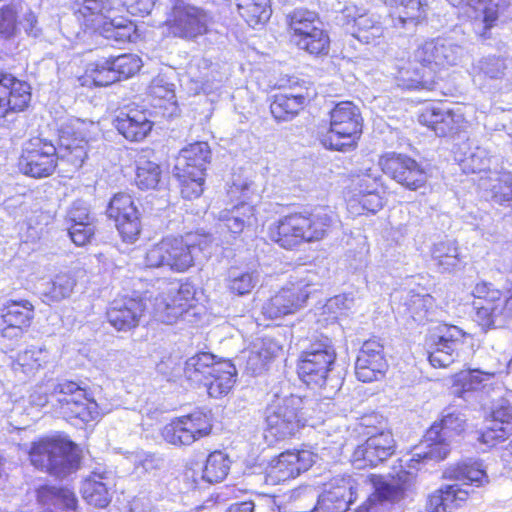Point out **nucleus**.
I'll return each mask as SVG.
<instances>
[{
    "label": "nucleus",
    "mask_w": 512,
    "mask_h": 512,
    "mask_svg": "<svg viewBox=\"0 0 512 512\" xmlns=\"http://www.w3.org/2000/svg\"><path fill=\"white\" fill-rule=\"evenodd\" d=\"M179 181L181 195L185 199L198 198L203 192L204 176L193 177H176Z\"/></svg>",
    "instance_id": "59"
},
{
    "label": "nucleus",
    "mask_w": 512,
    "mask_h": 512,
    "mask_svg": "<svg viewBox=\"0 0 512 512\" xmlns=\"http://www.w3.org/2000/svg\"><path fill=\"white\" fill-rule=\"evenodd\" d=\"M384 194L381 169L366 168L351 179L347 207L352 214H362L365 211L374 214L382 209Z\"/></svg>",
    "instance_id": "11"
},
{
    "label": "nucleus",
    "mask_w": 512,
    "mask_h": 512,
    "mask_svg": "<svg viewBox=\"0 0 512 512\" xmlns=\"http://www.w3.org/2000/svg\"><path fill=\"white\" fill-rule=\"evenodd\" d=\"M464 53V48L451 39L437 38L419 46L414 56L423 67L436 70L458 65Z\"/></svg>",
    "instance_id": "20"
},
{
    "label": "nucleus",
    "mask_w": 512,
    "mask_h": 512,
    "mask_svg": "<svg viewBox=\"0 0 512 512\" xmlns=\"http://www.w3.org/2000/svg\"><path fill=\"white\" fill-rule=\"evenodd\" d=\"M369 479L373 492L361 506L366 512H377V506L385 502L398 501L403 497L404 487L393 478L371 475Z\"/></svg>",
    "instance_id": "36"
},
{
    "label": "nucleus",
    "mask_w": 512,
    "mask_h": 512,
    "mask_svg": "<svg viewBox=\"0 0 512 512\" xmlns=\"http://www.w3.org/2000/svg\"><path fill=\"white\" fill-rule=\"evenodd\" d=\"M48 360V352L42 346L30 345L20 355L19 361L22 366L31 369H38Z\"/></svg>",
    "instance_id": "58"
},
{
    "label": "nucleus",
    "mask_w": 512,
    "mask_h": 512,
    "mask_svg": "<svg viewBox=\"0 0 512 512\" xmlns=\"http://www.w3.org/2000/svg\"><path fill=\"white\" fill-rule=\"evenodd\" d=\"M431 257L442 272H451L461 263L458 246L454 240L437 242L431 249Z\"/></svg>",
    "instance_id": "45"
},
{
    "label": "nucleus",
    "mask_w": 512,
    "mask_h": 512,
    "mask_svg": "<svg viewBox=\"0 0 512 512\" xmlns=\"http://www.w3.org/2000/svg\"><path fill=\"white\" fill-rule=\"evenodd\" d=\"M292 42L311 55H326L329 52L330 38L323 28L316 29L313 33L301 38H292Z\"/></svg>",
    "instance_id": "53"
},
{
    "label": "nucleus",
    "mask_w": 512,
    "mask_h": 512,
    "mask_svg": "<svg viewBox=\"0 0 512 512\" xmlns=\"http://www.w3.org/2000/svg\"><path fill=\"white\" fill-rule=\"evenodd\" d=\"M107 215L115 221L124 242L134 243L138 239L141 232L140 213L130 195L115 194L108 204Z\"/></svg>",
    "instance_id": "22"
},
{
    "label": "nucleus",
    "mask_w": 512,
    "mask_h": 512,
    "mask_svg": "<svg viewBox=\"0 0 512 512\" xmlns=\"http://www.w3.org/2000/svg\"><path fill=\"white\" fill-rule=\"evenodd\" d=\"M472 295L475 321L482 328L502 327L512 317V295L503 297L500 290L486 282L477 283Z\"/></svg>",
    "instance_id": "14"
},
{
    "label": "nucleus",
    "mask_w": 512,
    "mask_h": 512,
    "mask_svg": "<svg viewBox=\"0 0 512 512\" xmlns=\"http://www.w3.org/2000/svg\"><path fill=\"white\" fill-rule=\"evenodd\" d=\"M494 377V373L483 372L478 369L463 370L453 377V393L465 398V395L484 387Z\"/></svg>",
    "instance_id": "42"
},
{
    "label": "nucleus",
    "mask_w": 512,
    "mask_h": 512,
    "mask_svg": "<svg viewBox=\"0 0 512 512\" xmlns=\"http://www.w3.org/2000/svg\"><path fill=\"white\" fill-rule=\"evenodd\" d=\"M353 305V297L348 294H340L327 300L323 309L331 315V319H336L337 315L343 314L345 311L350 310Z\"/></svg>",
    "instance_id": "60"
},
{
    "label": "nucleus",
    "mask_w": 512,
    "mask_h": 512,
    "mask_svg": "<svg viewBox=\"0 0 512 512\" xmlns=\"http://www.w3.org/2000/svg\"><path fill=\"white\" fill-rule=\"evenodd\" d=\"M55 381L49 380L37 385L29 396V402L36 407L51 405V395L54 393Z\"/></svg>",
    "instance_id": "61"
},
{
    "label": "nucleus",
    "mask_w": 512,
    "mask_h": 512,
    "mask_svg": "<svg viewBox=\"0 0 512 512\" xmlns=\"http://www.w3.org/2000/svg\"><path fill=\"white\" fill-rule=\"evenodd\" d=\"M184 375L191 383L205 386L209 396L220 398L234 386L237 370L229 360L216 361L212 353L200 352L186 360Z\"/></svg>",
    "instance_id": "7"
},
{
    "label": "nucleus",
    "mask_w": 512,
    "mask_h": 512,
    "mask_svg": "<svg viewBox=\"0 0 512 512\" xmlns=\"http://www.w3.org/2000/svg\"><path fill=\"white\" fill-rule=\"evenodd\" d=\"M237 6L240 15L252 28L266 23L271 17L269 0H239Z\"/></svg>",
    "instance_id": "48"
},
{
    "label": "nucleus",
    "mask_w": 512,
    "mask_h": 512,
    "mask_svg": "<svg viewBox=\"0 0 512 512\" xmlns=\"http://www.w3.org/2000/svg\"><path fill=\"white\" fill-rule=\"evenodd\" d=\"M464 429V420L457 414L443 415L439 423H434L426 432L425 440L413 452L411 462L421 463L429 460L441 461L450 451L448 439L459 435Z\"/></svg>",
    "instance_id": "13"
},
{
    "label": "nucleus",
    "mask_w": 512,
    "mask_h": 512,
    "mask_svg": "<svg viewBox=\"0 0 512 512\" xmlns=\"http://www.w3.org/2000/svg\"><path fill=\"white\" fill-rule=\"evenodd\" d=\"M381 171L406 189L416 191L427 182V173L420 164L403 154L389 153L379 160Z\"/></svg>",
    "instance_id": "21"
},
{
    "label": "nucleus",
    "mask_w": 512,
    "mask_h": 512,
    "mask_svg": "<svg viewBox=\"0 0 512 512\" xmlns=\"http://www.w3.org/2000/svg\"><path fill=\"white\" fill-rule=\"evenodd\" d=\"M320 286V278L316 272L304 271L295 278L291 286L282 288L263 304L262 314L266 318L277 319L295 313Z\"/></svg>",
    "instance_id": "10"
},
{
    "label": "nucleus",
    "mask_w": 512,
    "mask_h": 512,
    "mask_svg": "<svg viewBox=\"0 0 512 512\" xmlns=\"http://www.w3.org/2000/svg\"><path fill=\"white\" fill-rule=\"evenodd\" d=\"M211 430L212 423L209 415L202 411H195L171 420L162 429V437L171 445L189 446L208 436Z\"/></svg>",
    "instance_id": "16"
},
{
    "label": "nucleus",
    "mask_w": 512,
    "mask_h": 512,
    "mask_svg": "<svg viewBox=\"0 0 512 512\" xmlns=\"http://www.w3.org/2000/svg\"><path fill=\"white\" fill-rule=\"evenodd\" d=\"M419 122L440 137L453 135L464 126V117L459 109L452 110L438 103L427 106L419 115Z\"/></svg>",
    "instance_id": "25"
},
{
    "label": "nucleus",
    "mask_w": 512,
    "mask_h": 512,
    "mask_svg": "<svg viewBox=\"0 0 512 512\" xmlns=\"http://www.w3.org/2000/svg\"><path fill=\"white\" fill-rule=\"evenodd\" d=\"M491 425L482 434L483 442L495 445L497 442L509 440L507 449L512 453V404L509 399L502 398L492 409Z\"/></svg>",
    "instance_id": "31"
},
{
    "label": "nucleus",
    "mask_w": 512,
    "mask_h": 512,
    "mask_svg": "<svg viewBox=\"0 0 512 512\" xmlns=\"http://www.w3.org/2000/svg\"><path fill=\"white\" fill-rule=\"evenodd\" d=\"M336 351L332 340L320 334L313 337L301 352L297 364L299 378L308 386L339 390L342 380L334 374Z\"/></svg>",
    "instance_id": "4"
},
{
    "label": "nucleus",
    "mask_w": 512,
    "mask_h": 512,
    "mask_svg": "<svg viewBox=\"0 0 512 512\" xmlns=\"http://www.w3.org/2000/svg\"><path fill=\"white\" fill-rule=\"evenodd\" d=\"M51 406L66 419H79L82 423L95 420L100 412L97 402L85 386L70 381L55 382Z\"/></svg>",
    "instance_id": "9"
},
{
    "label": "nucleus",
    "mask_w": 512,
    "mask_h": 512,
    "mask_svg": "<svg viewBox=\"0 0 512 512\" xmlns=\"http://www.w3.org/2000/svg\"><path fill=\"white\" fill-rule=\"evenodd\" d=\"M454 157L465 173H484L483 177H486L493 172L489 151L484 147H472L468 141L462 142L454 148Z\"/></svg>",
    "instance_id": "37"
},
{
    "label": "nucleus",
    "mask_w": 512,
    "mask_h": 512,
    "mask_svg": "<svg viewBox=\"0 0 512 512\" xmlns=\"http://www.w3.org/2000/svg\"><path fill=\"white\" fill-rule=\"evenodd\" d=\"M210 157V147L206 142L192 143L180 150L175 159L173 175L175 177L204 176Z\"/></svg>",
    "instance_id": "30"
},
{
    "label": "nucleus",
    "mask_w": 512,
    "mask_h": 512,
    "mask_svg": "<svg viewBox=\"0 0 512 512\" xmlns=\"http://www.w3.org/2000/svg\"><path fill=\"white\" fill-rule=\"evenodd\" d=\"M160 165L142 154L136 161L135 184L141 190L156 189L161 181Z\"/></svg>",
    "instance_id": "46"
},
{
    "label": "nucleus",
    "mask_w": 512,
    "mask_h": 512,
    "mask_svg": "<svg viewBox=\"0 0 512 512\" xmlns=\"http://www.w3.org/2000/svg\"><path fill=\"white\" fill-rule=\"evenodd\" d=\"M252 346L267 363L281 350L280 345L268 337L256 340Z\"/></svg>",
    "instance_id": "64"
},
{
    "label": "nucleus",
    "mask_w": 512,
    "mask_h": 512,
    "mask_svg": "<svg viewBox=\"0 0 512 512\" xmlns=\"http://www.w3.org/2000/svg\"><path fill=\"white\" fill-rule=\"evenodd\" d=\"M29 458L38 470L63 478L78 469L80 450L66 437H44L31 444Z\"/></svg>",
    "instance_id": "6"
},
{
    "label": "nucleus",
    "mask_w": 512,
    "mask_h": 512,
    "mask_svg": "<svg viewBox=\"0 0 512 512\" xmlns=\"http://www.w3.org/2000/svg\"><path fill=\"white\" fill-rule=\"evenodd\" d=\"M109 58L116 74V82L133 76L142 64L141 59L133 54H122Z\"/></svg>",
    "instance_id": "57"
},
{
    "label": "nucleus",
    "mask_w": 512,
    "mask_h": 512,
    "mask_svg": "<svg viewBox=\"0 0 512 512\" xmlns=\"http://www.w3.org/2000/svg\"><path fill=\"white\" fill-rule=\"evenodd\" d=\"M288 24L292 31L291 39L301 38L322 28L317 14L307 9H295L288 15Z\"/></svg>",
    "instance_id": "49"
},
{
    "label": "nucleus",
    "mask_w": 512,
    "mask_h": 512,
    "mask_svg": "<svg viewBox=\"0 0 512 512\" xmlns=\"http://www.w3.org/2000/svg\"><path fill=\"white\" fill-rule=\"evenodd\" d=\"M512 0H477L475 5H469L466 11L473 20L475 32L482 38H489V30L498 20L499 11L511 5Z\"/></svg>",
    "instance_id": "33"
},
{
    "label": "nucleus",
    "mask_w": 512,
    "mask_h": 512,
    "mask_svg": "<svg viewBox=\"0 0 512 512\" xmlns=\"http://www.w3.org/2000/svg\"><path fill=\"white\" fill-rule=\"evenodd\" d=\"M395 11L392 14L395 27L414 28L426 17L427 2L423 0H384Z\"/></svg>",
    "instance_id": "39"
},
{
    "label": "nucleus",
    "mask_w": 512,
    "mask_h": 512,
    "mask_svg": "<svg viewBox=\"0 0 512 512\" xmlns=\"http://www.w3.org/2000/svg\"><path fill=\"white\" fill-rule=\"evenodd\" d=\"M230 469L228 456L221 451L212 452L203 469V479L209 483H218L226 478Z\"/></svg>",
    "instance_id": "52"
},
{
    "label": "nucleus",
    "mask_w": 512,
    "mask_h": 512,
    "mask_svg": "<svg viewBox=\"0 0 512 512\" xmlns=\"http://www.w3.org/2000/svg\"><path fill=\"white\" fill-rule=\"evenodd\" d=\"M111 484L109 477L105 473L93 472L82 484V496L88 504L104 508L111 500L109 492Z\"/></svg>",
    "instance_id": "40"
},
{
    "label": "nucleus",
    "mask_w": 512,
    "mask_h": 512,
    "mask_svg": "<svg viewBox=\"0 0 512 512\" xmlns=\"http://www.w3.org/2000/svg\"><path fill=\"white\" fill-rule=\"evenodd\" d=\"M30 101L31 88L28 83L0 72V118L23 111Z\"/></svg>",
    "instance_id": "26"
},
{
    "label": "nucleus",
    "mask_w": 512,
    "mask_h": 512,
    "mask_svg": "<svg viewBox=\"0 0 512 512\" xmlns=\"http://www.w3.org/2000/svg\"><path fill=\"white\" fill-rule=\"evenodd\" d=\"M362 132L360 111L350 101L335 105L330 112V130L324 145L333 150L348 151L356 146Z\"/></svg>",
    "instance_id": "12"
},
{
    "label": "nucleus",
    "mask_w": 512,
    "mask_h": 512,
    "mask_svg": "<svg viewBox=\"0 0 512 512\" xmlns=\"http://www.w3.org/2000/svg\"><path fill=\"white\" fill-rule=\"evenodd\" d=\"M338 219L327 207L310 213H293L281 217L268 228V237L281 248L293 250L304 243L323 240L337 225Z\"/></svg>",
    "instance_id": "2"
},
{
    "label": "nucleus",
    "mask_w": 512,
    "mask_h": 512,
    "mask_svg": "<svg viewBox=\"0 0 512 512\" xmlns=\"http://www.w3.org/2000/svg\"><path fill=\"white\" fill-rule=\"evenodd\" d=\"M445 476L459 483L446 485L429 495L426 512H453L466 501L470 493L468 487H481L489 481L482 463L471 460L448 468Z\"/></svg>",
    "instance_id": "5"
},
{
    "label": "nucleus",
    "mask_w": 512,
    "mask_h": 512,
    "mask_svg": "<svg viewBox=\"0 0 512 512\" xmlns=\"http://www.w3.org/2000/svg\"><path fill=\"white\" fill-rule=\"evenodd\" d=\"M76 285L70 273H59L53 280L43 284L41 294L45 302H59L70 297Z\"/></svg>",
    "instance_id": "47"
},
{
    "label": "nucleus",
    "mask_w": 512,
    "mask_h": 512,
    "mask_svg": "<svg viewBox=\"0 0 512 512\" xmlns=\"http://www.w3.org/2000/svg\"><path fill=\"white\" fill-rule=\"evenodd\" d=\"M214 238L209 234L188 233L181 237H165L151 245L145 254V265L151 268H168L183 273L194 266L200 253H212Z\"/></svg>",
    "instance_id": "3"
},
{
    "label": "nucleus",
    "mask_w": 512,
    "mask_h": 512,
    "mask_svg": "<svg viewBox=\"0 0 512 512\" xmlns=\"http://www.w3.org/2000/svg\"><path fill=\"white\" fill-rule=\"evenodd\" d=\"M69 141L67 136H63L57 148V160L62 167L61 170L67 174L74 173L83 166L88 152V148L83 144L71 147Z\"/></svg>",
    "instance_id": "43"
},
{
    "label": "nucleus",
    "mask_w": 512,
    "mask_h": 512,
    "mask_svg": "<svg viewBox=\"0 0 512 512\" xmlns=\"http://www.w3.org/2000/svg\"><path fill=\"white\" fill-rule=\"evenodd\" d=\"M219 229L226 232L222 243H230L246 229L257 225V217L253 205L240 202L229 209H224L218 215Z\"/></svg>",
    "instance_id": "27"
},
{
    "label": "nucleus",
    "mask_w": 512,
    "mask_h": 512,
    "mask_svg": "<svg viewBox=\"0 0 512 512\" xmlns=\"http://www.w3.org/2000/svg\"><path fill=\"white\" fill-rule=\"evenodd\" d=\"M392 301L398 314L412 319L417 324H424L431 319L435 300L429 294L415 293L412 290L400 291L392 295Z\"/></svg>",
    "instance_id": "29"
},
{
    "label": "nucleus",
    "mask_w": 512,
    "mask_h": 512,
    "mask_svg": "<svg viewBox=\"0 0 512 512\" xmlns=\"http://www.w3.org/2000/svg\"><path fill=\"white\" fill-rule=\"evenodd\" d=\"M395 452V440L388 430H382L368 437V439L354 450L351 462L357 469L377 466L384 462Z\"/></svg>",
    "instance_id": "23"
},
{
    "label": "nucleus",
    "mask_w": 512,
    "mask_h": 512,
    "mask_svg": "<svg viewBox=\"0 0 512 512\" xmlns=\"http://www.w3.org/2000/svg\"><path fill=\"white\" fill-rule=\"evenodd\" d=\"M302 399L295 395L274 396L265 409L264 438L269 444L293 437L305 420L300 411Z\"/></svg>",
    "instance_id": "8"
},
{
    "label": "nucleus",
    "mask_w": 512,
    "mask_h": 512,
    "mask_svg": "<svg viewBox=\"0 0 512 512\" xmlns=\"http://www.w3.org/2000/svg\"><path fill=\"white\" fill-rule=\"evenodd\" d=\"M95 232L93 223L71 224L68 228V234L72 242L77 246H84L90 242Z\"/></svg>",
    "instance_id": "62"
},
{
    "label": "nucleus",
    "mask_w": 512,
    "mask_h": 512,
    "mask_svg": "<svg viewBox=\"0 0 512 512\" xmlns=\"http://www.w3.org/2000/svg\"><path fill=\"white\" fill-rule=\"evenodd\" d=\"M161 292L153 297L146 291L144 297L122 295L109 305L108 322L118 331H128L138 326L145 311L166 324H172L194 306L195 287L191 283L159 281Z\"/></svg>",
    "instance_id": "1"
},
{
    "label": "nucleus",
    "mask_w": 512,
    "mask_h": 512,
    "mask_svg": "<svg viewBox=\"0 0 512 512\" xmlns=\"http://www.w3.org/2000/svg\"><path fill=\"white\" fill-rule=\"evenodd\" d=\"M388 368L383 346L377 340L365 341L355 363V375L359 381L372 382L382 378Z\"/></svg>",
    "instance_id": "24"
},
{
    "label": "nucleus",
    "mask_w": 512,
    "mask_h": 512,
    "mask_svg": "<svg viewBox=\"0 0 512 512\" xmlns=\"http://www.w3.org/2000/svg\"><path fill=\"white\" fill-rule=\"evenodd\" d=\"M258 282L259 273L255 270L231 268L228 272L227 286L234 294H249Z\"/></svg>",
    "instance_id": "51"
},
{
    "label": "nucleus",
    "mask_w": 512,
    "mask_h": 512,
    "mask_svg": "<svg viewBox=\"0 0 512 512\" xmlns=\"http://www.w3.org/2000/svg\"><path fill=\"white\" fill-rule=\"evenodd\" d=\"M88 126L94 127L93 123H87L80 119H69L65 123L61 124L59 128V145L63 136H67L70 140V146H78L83 144L84 147L88 148L90 136L88 135Z\"/></svg>",
    "instance_id": "54"
},
{
    "label": "nucleus",
    "mask_w": 512,
    "mask_h": 512,
    "mask_svg": "<svg viewBox=\"0 0 512 512\" xmlns=\"http://www.w3.org/2000/svg\"><path fill=\"white\" fill-rule=\"evenodd\" d=\"M506 70L507 65L504 60L495 56L484 57L473 66V71L477 76L489 79L503 78Z\"/></svg>",
    "instance_id": "56"
},
{
    "label": "nucleus",
    "mask_w": 512,
    "mask_h": 512,
    "mask_svg": "<svg viewBox=\"0 0 512 512\" xmlns=\"http://www.w3.org/2000/svg\"><path fill=\"white\" fill-rule=\"evenodd\" d=\"M305 96L302 94L279 93L274 96L270 110L275 119L287 121L292 119L303 108Z\"/></svg>",
    "instance_id": "44"
},
{
    "label": "nucleus",
    "mask_w": 512,
    "mask_h": 512,
    "mask_svg": "<svg viewBox=\"0 0 512 512\" xmlns=\"http://www.w3.org/2000/svg\"><path fill=\"white\" fill-rule=\"evenodd\" d=\"M211 16L202 8L177 2L167 20L169 32L175 37L194 40L208 32Z\"/></svg>",
    "instance_id": "19"
},
{
    "label": "nucleus",
    "mask_w": 512,
    "mask_h": 512,
    "mask_svg": "<svg viewBox=\"0 0 512 512\" xmlns=\"http://www.w3.org/2000/svg\"><path fill=\"white\" fill-rule=\"evenodd\" d=\"M34 307L28 300H10L2 310L4 324H16L23 328L30 326Z\"/></svg>",
    "instance_id": "50"
},
{
    "label": "nucleus",
    "mask_w": 512,
    "mask_h": 512,
    "mask_svg": "<svg viewBox=\"0 0 512 512\" xmlns=\"http://www.w3.org/2000/svg\"><path fill=\"white\" fill-rule=\"evenodd\" d=\"M343 15L348 19V23L353 21L356 31L353 36L360 42L371 44L375 43L383 35V28L379 19L372 14L365 13L362 9L349 5L343 9Z\"/></svg>",
    "instance_id": "35"
},
{
    "label": "nucleus",
    "mask_w": 512,
    "mask_h": 512,
    "mask_svg": "<svg viewBox=\"0 0 512 512\" xmlns=\"http://www.w3.org/2000/svg\"><path fill=\"white\" fill-rule=\"evenodd\" d=\"M86 75L95 86H108L116 82V74L110 58H101L89 64Z\"/></svg>",
    "instance_id": "55"
},
{
    "label": "nucleus",
    "mask_w": 512,
    "mask_h": 512,
    "mask_svg": "<svg viewBox=\"0 0 512 512\" xmlns=\"http://www.w3.org/2000/svg\"><path fill=\"white\" fill-rule=\"evenodd\" d=\"M150 104L155 109V114L165 118L177 115L178 106L174 90V84L168 82L164 76L155 77L148 88Z\"/></svg>",
    "instance_id": "34"
},
{
    "label": "nucleus",
    "mask_w": 512,
    "mask_h": 512,
    "mask_svg": "<svg viewBox=\"0 0 512 512\" xmlns=\"http://www.w3.org/2000/svg\"><path fill=\"white\" fill-rule=\"evenodd\" d=\"M359 480L366 481L362 476L354 478L350 475L336 476L331 479L319 495L312 512H346L357 499Z\"/></svg>",
    "instance_id": "18"
},
{
    "label": "nucleus",
    "mask_w": 512,
    "mask_h": 512,
    "mask_svg": "<svg viewBox=\"0 0 512 512\" xmlns=\"http://www.w3.org/2000/svg\"><path fill=\"white\" fill-rule=\"evenodd\" d=\"M315 462L309 450L285 451L270 463L269 476L277 482L286 481L307 471Z\"/></svg>",
    "instance_id": "28"
},
{
    "label": "nucleus",
    "mask_w": 512,
    "mask_h": 512,
    "mask_svg": "<svg viewBox=\"0 0 512 512\" xmlns=\"http://www.w3.org/2000/svg\"><path fill=\"white\" fill-rule=\"evenodd\" d=\"M466 333L455 325L442 324L430 338L428 360L433 367H448L461 356Z\"/></svg>",
    "instance_id": "17"
},
{
    "label": "nucleus",
    "mask_w": 512,
    "mask_h": 512,
    "mask_svg": "<svg viewBox=\"0 0 512 512\" xmlns=\"http://www.w3.org/2000/svg\"><path fill=\"white\" fill-rule=\"evenodd\" d=\"M67 222L71 224L93 223L89 209L83 201H75L67 212Z\"/></svg>",
    "instance_id": "63"
},
{
    "label": "nucleus",
    "mask_w": 512,
    "mask_h": 512,
    "mask_svg": "<svg viewBox=\"0 0 512 512\" xmlns=\"http://www.w3.org/2000/svg\"><path fill=\"white\" fill-rule=\"evenodd\" d=\"M151 113L145 110L129 109L121 112L114 120L117 131L129 141H141L152 130Z\"/></svg>",
    "instance_id": "32"
},
{
    "label": "nucleus",
    "mask_w": 512,
    "mask_h": 512,
    "mask_svg": "<svg viewBox=\"0 0 512 512\" xmlns=\"http://www.w3.org/2000/svg\"><path fill=\"white\" fill-rule=\"evenodd\" d=\"M424 68L415 58L398 65L395 76L397 86L406 90L435 91L437 82L432 77H425Z\"/></svg>",
    "instance_id": "38"
},
{
    "label": "nucleus",
    "mask_w": 512,
    "mask_h": 512,
    "mask_svg": "<svg viewBox=\"0 0 512 512\" xmlns=\"http://www.w3.org/2000/svg\"><path fill=\"white\" fill-rule=\"evenodd\" d=\"M58 165L57 147L50 140L34 137L22 148L18 166L20 171L33 178L52 175Z\"/></svg>",
    "instance_id": "15"
},
{
    "label": "nucleus",
    "mask_w": 512,
    "mask_h": 512,
    "mask_svg": "<svg viewBox=\"0 0 512 512\" xmlns=\"http://www.w3.org/2000/svg\"><path fill=\"white\" fill-rule=\"evenodd\" d=\"M479 181L480 188L490 191L491 198L496 203L512 201V173L495 170L489 176L480 177Z\"/></svg>",
    "instance_id": "41"
}]
</instances>
